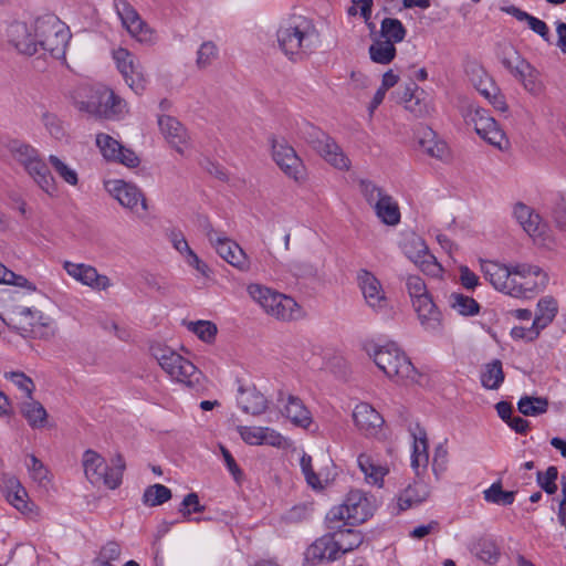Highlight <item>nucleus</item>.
I'll use <instances>...</instances> for the list:
<instances>
[{
	"label": "nucleus",
	"mask_w": 566,
	"mask_h": 566,
	"mask_svg": "<svg viewBox=\"0 0 566 566\" xmlns=\"http://www.w3.org/2000/svg\"><path fill=\"white\" fill-rule=\"evenodd\" d=\"M333 533L339 546L340 555L358 548L364 541L363 534L353 528H342Z\"/></svg>",
	"instance_id": "f704fd0d"
},
{
	"label": "nucleus",
	"mask_w": 566,
	"mask_h": 566,
	"mask_svg": "<svg viewBox=\"0 0 566 566\" xmlns=\"http://www.w3.org/2000/svg\"><path fill=\"white\" fill-rule=\"evenodd\" d=\"M96 145L107 161L122 164L128 168H136L140 163L134 150L126 148L111 135L97 134Z\"/></svg>",
	"instance_id": "f8f14e48"
},
{
	"label": "nucleus",
	"mask_w": 566,
	"mask_h": 566,
	"mask_svg": "<svg viewBox=\"0 0 566 566\" xmlns=\"http://www.w3.org/2000/svg\"><path fill=\"white\" fill-rule=\"evenodd\" d=\"M41 120L48 133L55 139L61 140L65 136V130L61 119L53 113L44 112Z\"/></svg>",
	"instance_id": "4d7b16f0"
},
{
	"label": "nucleus",
	"mask_w": 566,
	"mask_h": 566,
	"mask_svg": "<svg viewBox=\"0 0 566 566\" xmlns=\"http://www.w3.org/2000/svg\"><path fill=\"white\" fill-rule=\"evenodd\" d=\"M21 413L27 419L29 426L33 429L43 428L48 419L45 408L32 397L31 399L22 402Z\"/></svg>",
	"instance_id": "473e14b6"
},
{
	"label": "nucleus",
	"mask_w": 566,
	"mask_h": 566,
	"mask_svg": "<svg viewBox=\"0 0 566 566\" xmlns=\"http://www.w3.org/2000/svg\"><path fill=\"white\" fill-rule=\"evenodd\" d=\"M158 125L166 140L180 154H184V146L187 144L188 134L182 124L175 117L160 116Z\"/></svg>",
	"instance_id": "5701e85b"
},
{
	"label": "nucleus",
	"mask_w": 566,
	"mask_h": 566,
	"mask_svg": "<svg viewBox=\"0 0 566 566\" xmlns=\"http://www.w3.org/2000/svg\"><path fill=\"white\" fill-rule=\"evenodd\" d=\"M377 367L389 378L411 379L416 378L417 371L406 354L395 343L385 346H374L368 349Z\"/></svg>",
	"instance_id": "20e7f679"
},
{
	"label": "nucleus",
	"mask_w": 566,
	"mask_h": 566,
	"mask_svg": "<svg viewBox=\"0 0 566 566\" xmlns=\"http://www.w3.org/2000/svg\"><path fill=\"white\" fill-rule=\"evenodd\" d=\"M310 144L328 164L340 170L349 168V159L345 156L336 142L326 133L313 129Z\"/></svg>",
	"instance_id": "9b49d317"
},
{
	"label": "nucleus",
	"mask_w": 566,
	"mask_h": 566,
	"mask_svg": "<svg viewBox=\"0 0 566 566\" xmlns=\"http://www.w3.org/2000/svg\"><path fill=\"white\" fill-rule=\"evenodd\" d=\"M178 511L188 521H195V522L198 523V522L201 521V518H199V517L190 518V515L192 513H201V512H203L205 511V505L200 504L198 494L195 493V492H191V493H188L184 497V500H182Z\"/></svg>",
	"instance_id": "09e8293b"
},
{
	"label": "nucleus",
	"mask_w": 566,
	"mask_h": 566,
	"mask_svg": "<svg viewBox=\"0 0 566 566\" xmlns=\"http://www.w3.org/2000/svg\"><path fill=\"white\" fill-rule=\"evenodd\" d=\"M357 462L366 480L373 484L381 483L384 476L388 473L385 467L376 464L371 457L365 453L358 457Z\"/></svg>",
	"instance_id": "c9c22d12"
},
{
	"label": "nucleus",
	"mask_w": 566,
	"mask_h": 566,
	"mask_svg": "<svg viewBox=\"0 0 566 566\" xmlns=\"http://www.w3.org/2000/svg\"><path fill=\"white\" fill-rule=\"evenodd\" d=\"M482 271L495 290L513 297L525 296L526 292H532L537 284L536 282H521L512 277L510 266L497 262H484Z\"/></svg>",
	"instance_id": "0eeeda50"
},
{
	"label": "nucleus",
	"mask_w": 566,
	"mask_h": 566,
	"mask_svg": "<svg viewBox=\"0 0 566 566\" xmlns=\"http://www.w3.org/2000/svg\"><path fill=\"white\" fill-rule=\"evenodd\" d=\"M480 137L501 150L506 148L509 145V140L504 132L499 127L497 123L495 124V127H491L488 133L482 134Z\"/></svg>",
	"instance_id": "69168bd1"
},
{
	"label": "nucleus",
	"mask_w": 566,
	"mask_h": 566,
	"mask_svg": "<svg viewBox=\"0 0 566 566\" xmlns=\"http://www.w3.org/2000/svg\"><path fill=\"white\" fill-rule=\"evenodd\" d=\"M449 304L463 316H473L480 312L479 303L473 297L461 293H452L449 297Z\"/></svg>",
	"instance_id": "ea45409f"
},
{
	"label": "nucleus",
	"mask_w": 566,
	"mask_h": 566,
	"mask_svg": "<svg viewBox=\"0 0 566 566\" xmlns=\"http://www.w3.org/2000/svg\"><path fill=\"white\" fill-rule=\"evenodd\" d=\"M407 30L400 20L395 18H385L380 24V35L385 41L391 43L402 42L406 38Z\"/></svg>",
	"instance_id": "4c0bfd02"
},
{
	"label": "nucleus",
	"mask_w": 566,
	"mask_h": 566,
	"mask_svg": "<svg viewBox=\"0 0 566 566\" xmlns=\"http://www.w3.org/2000/svg\"><path fill=\"white\" fill-rule=\"evenodd\" d=\"M108 484L109 490H116L123 482V474L126 469V462L120 453H116L108 464Z\"/></svg>",
	"instance_id": "a18cd8bd"
},
{
	"label": "nucleus",
	"mask_w": 566,
	"mask_h": 566,
	"mask_svg": "<svg viewBox=\"0 0 566 566\" xmlns=\"http://www.w3.org/2000/svg\"><path fill=\"white\" fill-rule=\"evenodd\" d=\"M376 216L387 226H396L400 221V210L397 202L389 195H386L374 207Z\"/></svg>",
	"instance_id": "2f4dec72"
},
{
	"label": "nucleus",
	"mask_w": 566,
	"mask_h": 566,
	"mask_svg": "<svg viewBox=\"0 0 566 566\" xmlns=\"http://www.w3.org/2000/svg\"><path fill=\"white\" fill-rule=\"evenodd\" d=\"M369 55L375 63L389 64L396 56L395 44L390 41L377 40L369 46Z\"/></svg>",
	"instance_id": "58836bf2"
},
{
	"label": "nucleus",
	"mask_w": 566,
	"mask_h": 566,
	"mask_svg": "<svg viewBox=\"0 0 566 566\" xmlns=\"http://www.w3.org/2000/svg\"><path fill=\"white\" fill-rule=\"evenodd\" d=\"M558 478V470L556 467L551 465L545 472L538 471L536 474V482L547 494H555L557 492L556 480Z\"/></svg>",
	"instance_id": "603ef678"
},
{
	"label": "nucleus",
	"mask_w": 566,
	"mask_h": 566,
	"mask_svg": "<svg viewBox=\"0 0 566 566\" xmlns=\"http://www.w3.org/2000/svg\"><path fill=\"white\" fill-rule=\"evenodd\" d=\"M30 462L27 463L31 478L40 484L48 482L49 470L35 455L29 457Z\"/></svg>",
	"instance_id": "e2e57ef3"
},
{
	"label": "nucleus",
	"mask_w": 566,
	"mask_h": 566,
	"mask_svg": "<svg viewBox=\"0 0 566 566\" xmlns=\"http://www.w3.org/2000/svg\"><path fill=\"white\" fill-rule=\"evenodd\" d=\"M49 161L59 176L67 184L75 186L78 181L77 174L74 169L70 168L59 157L51 155Z\"/></svg>",
	"instance_id": "13d9d810"
},
{
	"label": "nucleus",
	"mask_w": 566,
	"mask_h": 566,
	"mask_svg": "<svg viewBox=\"0 0 566 566\" xmlns=\"http://www.w3.org/2000/svg\"><path fill=\"white\" fill-rule=\"evenodd\" d=\"M9 41L22 54H36L35 36L33 32V21L31 24L27 22L15 21L8 28Z\"/></svg>",
	"instance_id": "6ab92c4d"
},
{
	"label": "nucleus",
	"mask_w": 566,
	"mask_h": 566,
	"mask_svg": "<svg viewBox=\"0 0 566 566\" xmlns=\"http://www.w3.org/2000/svg\"><path fill=\"white\" fill-rule=\"evenodd\" d=\"M238 403L242 411L252 416H260L265 412L269 401L265 396L255 387L239 388Z\"/></svg>",
	"instance_id": "b1692460"
},
{
	"label": "nucleus",
	"mask_w": 566,
	"mask_h": 566,
	"mask_svg": "<svg viewBox=\"0 0 566 566\" xmlns=\"http://www.w3.org/2000/svg\"><path fill=\"white\" fill-rule=\"evenodd\" d=\"M171 491L163 484L148 486L143 494V503L147 506H158L171 499Z\"/></svg>",
	"instance_id": "79ce46f5"
},
{
	"label": "nucleus",
	"mask_w": 566,
	"mask_h": 566,
	"mask_svg": "<svg viewBox=\"0 0 566 566\" xmlns=\"http://www.w3.org/2000/svg\"><path fill=\"white\" fill-rule=\"evenodd\" d=\"M71 36L69 28L62 22V28L56 29L52 34H50L49 39H46V42L40 50L49 53L56 60L63 59Z\"/></svg>",
	"instance_id": "bb28decb"
},
{
	"label": "nucleus",
	"mask_w": 566,
	"mask_h": 566,
	"mask_svg": "<svg viewBox=\"0 0 566 566\" xmlns=\"http://www.w3.org/2000/svg\"><path fill=\"white\" fill-rule=\"evenodd\" d=\"M548 405V399L545 397L524 396L518 400L517 409L526 417H536L545 413Z\"/></svg>",
	"instance_id": "e433bc0d"
},
{
	"label": "nucleus",
	"mask_w": 566,
	"mask_h": 566,
	"mask_svg": "<svg viewBox=\"0 0 566 566\" xmlns=\"http://www.w3.org/2000/svg\"><path fill=\"white\" fill-rule=\"evenodd\" d=\"M511 276L517 279L521 282H528L526 279L531 275L541 276V284L546 285L548 281V276L546 273L542 271L541 268L536 265H531L526 263L516 264L510 266Z\"/></svg>",
	"instance_id": "c03bdc74"
},
{
	"label": "nucleus",
	"mask_w": 566,
	"mask_h": 566,
	"mask_svg": "<svg viewBox=\"0 0 566 566\" xmlns=\"http://www.w3.org/2000/svg\"><path fill=\"white\" fill-rule=\"evenodd\" d=\"M516 60L515 76L523 81L525 90L534 95L539 94L543 87L537 80V72L528 62L522 60L518 55L516 56Z\"/></svg>",
	"instance_id": "7c9ffc66"
},
{
	"label": "nucleus",
	"mask_w": 566,
	"mask_h": 566,
	"mask_svg": "<svg viewBox=\"0 0 566 566\" xmlns=\"http://www.w3.org/2000/svg\"><path fill=\"white\" fill-rule=\"evenodd\" d=\"M76 107L95 117L117 119L127 113L126 102L106 86H97L87 101H80Z\"/></svg>",
	"instance_id": "423d86ee"
},
{
	"label": "nucleus",
	"mask_w": 566,
	"mask_h": 566,
	"mask_svg": "<svg viewBox=\"0 0 566 566\" xmlns=\"http://www.w3.org/2000/svg\"><path fill=\"white\" fill-rule=\"evenodd\" d=\"M122 553L120 545L111 541L107 542L99 551L97 557L93 560V565H112L113 560L119 558Z\"/></svg>",
	"instance_id": "864d4df0"
},
{
	"label": "nucleus",
	"mask_w": 566,
	"mask_h": 566,
	"mask_svg": "<svg viewBox=\"0 0 566 566\" xmlns=\"http://www.w3.org/2000/svg\"><path fill=\"white\" fill-rule=\"evenodd\" d=\"M188 328L206 343H211L218 332L216 324L210 321L189 322Z\"/></svg>",
	"instance_id": "3c124183"
},
{
	"label": "nucleus",
	"mask_w": 566,
	"mask_h": 566,
	"mask_svg": "<svg viewBox=\"0 0 566 566\" xmlns=\"http://www.w3.org/2000/svg\"><path fill=\"white\" fill-rule=\"evenodd\" d=\"M357 280L366 303L377 312L384 310L387 300L378 279L369 271L360 270Z\"/></svg>",
	"instance_id": "a211bd4d"
},
{
	"label": "nucleus",
	"mask_w": 566,
	"mask_h": 566,
	"mask_svg": "<svg viewBox=\"0 0 566 566\" xmlns=\"http://www.w3.org/2000/svg\"><path fill=\"white\" fill-rule=\"evenodd\" d=\"M513 216L528 235L536 237L542 234V219L528 206L522 202L516 203L513 209Z\"/></svg>",
	"instance_id": "a878e982"
},
{
	"label": "nucleus",
	"mask_w": 566,
	"mask_h": 566,
	"mask_svg": "<svg viewBox=\"0 0 566 566\" xmlns=\"http://www.w3.org/2000/svg\"><path fill=\"white\" fill-rule=\"evenodd\" d=\"M413 244L417 249V259H423L422 264H426L423 271L431 275H437L441 272V266L433 260V255L428 253V248L424 241L420 238L413 240ZM418 260H416L417 262Z\"/></svg>",
	"instance_id": "de8ad7c7"
},
{
	"label": "nucleus",
	"mask_w": 566,
	"mask_h": 566,
	"mask_svg": "<svg viewBox=\"0 0 566 566\" xmlns=\"http://www.w3.org/2000/svg\"><path fill=\"white\" fill-rule=\"evenodd\" d=\"M6 378L11 380L19 389L25 392L28 399H31L35 388L33 380L20 371H10L4 374Z\"/></svg>",
	"instance_id": "bf43d9fd"
},
{
	"label": "nucleus",
	"mask_w": 566,
	"mask_h": 566,
	"mask_svg": "<svg viewBox=\"0 0 566 566\" xmlns=\"http://www.w3.org/2000/svg\"><path fill=\"white\" fill-rule=\"evenodd\" d=\"M421 327L430 334H441L443 329L442 314L432 297L420 298L412 304Z\"/></svg>",
	"instance_id": "dca6fc26"
},
{
	"label": "nucleus",
	"mask_w": 566,
	"mask_h": 566,
	"mask_svg": "<svg viewBox=\"0 0 566 566\" xmlns=\"http://www.w3.org/2000/svg\"><path fill=\"white\" fill-rule=\"evenodd\" d=\"M27 499L28 493L21 485H18L14 492L8 494V501L22 513L32 512L33 503H29Z\"/></svg>",
	"instance_id": "680f3d73"
},
{
	"label": "nucleus",
	"mask_w": 566,
	"mask_h": 566,
	"mask_svg": "<svg viewBox=\"0 0 566 566\" xmlns=\"http://www.w3.org/2000/svg\"><path fill=\"white\" fill-rule=\"evenodd\" d=\"M0 283L2 284H11L15 286H28L31 290H35L33 285L29 283V281L7 269L2 263H0Z\"/></svg>",
	"instance_id": "338daca9"
},
{
	"label": "nucleus",
	"mask_w": 566,
	"mask_h": 566,
	"mask_svg": "<svg viewBox=\"0 0 566 566\" xmlns=\"http://www.w3.org/2000/svg\"><path fill=\"white\" fill-rule=\"evenodd\" d=\"M105 189L122 207L140 218L146 217L148 212L147 199L137 186L115 179L106 181Z\"/></svg>",
	"instance_id": "1a4fd4ad"
},
{
	"label": "nucleus",
	"mask_w": 566,
	"mask_h": 566,
	"mask_svg": "<svg viewBox=\"0 0 566 566\" xmlns=\"http://www.w3.org/2000/svg\"><path fill=\"white\" fill-rule=\"evenodd\" d=\"M248 293L266 314L277 319L291 321L298 317L300 307L290 296L256 283L248 286Z\"/></svg>",
	"instance_id": "39448f33"
},
{
	"label": "nucleus",
	"mask_w": 566,
	"mask_h": 566,
	"mask_svg": "<svg viewBox=\"0 0 566 566\" xmlns=\"http://www.w3.org/2000/svg\"><path fill=\"white\" fill-rule=\"evenodd\" d=\"M71 36L69 28L62 22V28L56 29L52 34H50L49 39H46V42L40 50L49 53L56 60L63 59Z\"/></svg>",
	"instance_id": "cd10ccee"
},
{
	"label": "nucleus",
	"mask_w": 566,
	"mask_h": 566,
	"mask_svg": "<svg viewBox=\"0 0 566 566\" xmlns=\"http://www.w3.org/2000/svg\"><path fill=\"white\" fill-rule=\"evenodd\" d=\"M82 465L85 478L93 486L104 485L109 489L108 464L98 452L93 449L85 450L82 455Z\"/></svg>",
	"instance_id": "4468645a"
},
{
	"label": "nucleus",
	"mask_w": 566,
	"mask_h": 566,
	"mask_svg": "<svg viewBox=\"0 0 566 566\" xmlns=\"http://www.w3.org/2000/svg\"><path fill=\"white\" fill-rule=\"evenodd\" d=\"M63 268L74 280L94 290L103 291L111 286L109 279L99 274L92 265L65 261Z\"/></svg>",
	"instance_id": "2eb2a0df"
},
{
	"label": "nucleus",
	"mask_w": 566,
	"mask_h": 566,
	"mask_svg": "<svg viewBox=\"0 0 566 566\" xmlns=\"http://www.w3.org/2000/svg\"><path fill=\"white\" fill-rule=\"evenodd\" d=\"M62 28V21L54 14H44L33 20V32L35 36L36 53L46 42L50 34Z\"/></svg>",
	"instance_id": "c85d7f7f"
},
{
	"label": "nucleus",
	"mask_w": 566,
	"mask_h": 566,
	"mask_svg": "<svg viewBox=\"0 0 566 566\" xmlns=\"http://www.w3.org/2000/svg\"><path fill=\"white\" fill-rule=\"evenodd\" d=\"M113 6L122 25L132 38L143 44L156 42L155 31L142 19L137 10L127 0H113Z\"/></svg>",
	"instance_id": "6e6552de"
},
{
	"label": "nucleus",
	"mask_w": 566,
	"mask_h": 566,
	"mask_svg": "<svg viewBox=\"0 0 566 566\" xmlns=\"http://www.w3.org/2000/svg\"><path fill=\"white\" fill-rule=\"evenodd\" d=\"M300 465L307 484L314 489L321 488V480L312 467V457L304 453L300 460Z\"/></svg>",
	"instance_id": "774afa93"
},
{
	"label": "nucleus",
	"mask_w": 566,
	"mask_h": 566,
	"mask_svg": "<svg viewBox=\"0 0 566 566\" xmlns=\"http://www.w3.org/2000/svg\"><path fill=\"white\" fill-rule=\"evenodd\" d=\"M318 32L312 20L303 15H292L282 21L276 39L279 48L290 61H304L318 44Z\"/></svg>",
	"instance_id": "f257e3e1"
},
{
	"label": "nucleus",
	"mask_w": 566,
	"mask_h": 566,
	"mask_svg": "<svg viewBox=\"0 0 566 566\" xmlns=\"http://www.w3.org/2000/svg\"><path fill=\"white\" fill-rule=\"evenodd\" d=\"M218 49L212 41L203 42L198 52L196 64L199 69L208 67L214 59H217Z\"/></svg>",
	"instance_id": "6e6d98bb"
},
{
	"label": "nucleus",
	"mask_w": 566,
	"mask_h": 566,
	"mask_svg": "<svg viewBox=\"0 0 566 566\" xmlns=\"http://www.w3.org/2000/svg\"><path fill=\"white\" fill-rule=\"evenodd\" d=\"M10 153L14 160L24 168L43 191L50 196L56 191L54 178L34 147L24 143L13 142L10 145Z\"/></svg>",
	"instance_id": "7ed1b4c3"
},
{
	"label": "nucleus",
	"mask_w": 566,
	"mask_h": 566,
	"mask_svg": "<svg viewBox=\"0 0 566 566\" xmlns=\"http://www.w3.org/2000/svg\"><path fill=\"white\" fill-rule=\"evenodd\" d=\"M277 401L284 402L282 415L285 416L294 426L304 429L310 427L312 423V416L301 398L294 395H287L285 397L283 391H279Z\"/></svg>",
	"instance_id": "aec40b11"
},
{
	"label": "nucleus",
	"mask_w": 566,
	"mask_h": 566,
	"mask_svg": "<svg viewBox=\"0 0 566 566\" xmlns=\"http://www.w3.org/2000/svg\"><path fill=\"white\" fill-rule=\"evenodd\" d=\"M239 433L242 440L251 446H259L264 443L263 427H239Z\"/></svg>",
	"instance_id": "0e129e2a"
},
{
	"label": "nucleus",
	"mask_w": 566,
	"mask_h": 566,
	"mask_svg": "<svg viewBox=\"0 0 566 566\" xmlns=\"http://www.w3.org/2000/svg\"><path fill=\"white\" fill-rule=\"evenodd\" d=\"M505 378L502 361L494 359L484 365L481 373V384L484 388L496 390L503 384Z\"/></svg>",
	"instance_id": "72a5a7b5"
},
{
	"label": "nucleus",
	"mask_w": 566,
	"mask_h": 566,
	"mask_svg": "<svg viewBox=\"0 0 566 566\" xmlns=\"http://www.w3.org/2000/svg\"><path fill=\"white\" fill-rule=\"evenodd\" d=\"M326 523L329 532L342 530L345 525H349V515L344 504L332 507L326 514Z\"/></svg>",
	"instance_id": "49530a36"
},
{
	"label": "nucleus",
	"mask_w": 566,
	"mask_h": 566,
	"mask_svg": "<svg viewBox=\"0 0 566 566\" xmlns=\"http://www.w3.org/2000/svg\"><path fill=\"white\" fill-rule=\"evenodd\" d=\"M471 553L480 560L494 565L501 557V549L496 542L490 537H480L472 543Z\"/></svg>",
	"instance_id": "c756f323"
},
{
	"label": "nucleus",
	"mask_w": 566,
	"mask_h": 566,
	"mask_svg": "<svg viewBox=\"0 0 566 566\" xmlns=\"http://www.w3.org/2000/svg\"><path fill=\"white\" fill-rule=\"evenodd\" d=\"M216 252L229 264L240 271L250 270V261L243 249L227 235L218 239L213 245Z\"/></svg>",
	"instance_id": "412c9836"
},
{
	"label": "nucleus",
	"mask_w": 566,
	"mask_h": 566,
	"mask_svg": "<svg viewBox=\"0 0 566 566\" xmlns=\"http://www.w3.org/2000/svg\"><path fill=\"white\" fill-rule=\"evenodd\" d=\"M151 355L171 379L186 385L191 389H198L202 373L188 359L169 347L160 345L151 347Z\"/></svg>",
	"instance_id": "f03ea898"
},
{
	"label": "nucleus",
	"mask_w": 566,
	"mask_h": 566,
	"mask_svg": "<svg viewBox=\"0 0 566 566\" xmlns=\"http://www.w3.org/2000/svg\"><path fill=\"white\" fill-rule=\"evenodd\" d=\"M339 546L337 545L334 533L329 532L317 538L306 552V560L312 565H318L324 562H334L340 557Z\"/></svg>",
	"instance_id": "f3484780"
},
{
	"label": "nucleus",
	"mask_w": 566,
	"mask_h": 566,
	"mask_svg": "<svg viewBox=\"0 0 566 566\" xmlns=\"http://www.w3.org/2000/svg\"><path fill=\"white\" fill-rule=\"evenodd\" d=\"M117 69L126 84L137 94L144 90V73L135 55L127 49L118 48L113 52Z\"/></svg>",
	"instance_id": "ddd939ff"
},
{
	"label": "nucleus",
	"mask_w": 566,
	"mask_h": 566,
	"mask_svg": "<svg viewBox=\"0 0 566 566\" xmlns=\"http://www.w3.org/2000/svg\"><path fill=\"white\" fill-rule=\"evenodd\" d=\"M484 500L497 505H511L515 500L514 491H504L501 481L494 482L483 492Z\"/></svg>",
	"instance_id": "a19ab883"
},
{
	"label": "nucleus",
	"mask_w": 566,
	"mask_h": 566,
	"mask_svg": "<svg viewBox=\"0 0 566 566\" xmlns=\"http://www.w3.org/2000/svg\"><path fill=\"white\" fill-rule=\"evenodd\" d=\"M539 315L535 317V325L542 329L546 327L555 317L557 313V302L553 297H544L537 304Z\"/></svg>",
	"instance_id": "37998d69"
},
{
	"label": "nucleus",
	"mask_w": 566,
	"mask_h": 566,
	"mask_svg": "<svg viewBox=\"0 0 566 566\" xmlns=\"http://www.w3.org/2000/svg\"><path fill=\"white\" fill-rule=\"evenodd\" d=\"M406 287L412 304H415L417 300L431 297L424 281L418 275H408L406 279Z\"/></svg>",
	"instance_id": "8fccbe9b"
},
{
	"label": "nucleus",
	"mask_w": 566,
	"mask_h": 566,
	"mask_svg": "<svg viewBox=\"0 0 566 566\" xmlns=\"http://www.w3.org/2000/svg\"><path fill=\"white\" fill-rule=\"evenodd\" d=\"M343 504L352 526L364 523L370 516L369 502L360 491H350Z\"/></svg>",
	"instance_id": "393cba45"
},
{
	"label": "nucleus",
	"mask_w": 566,
	"mask_h": 566,
	"mask_svg": "<svg viewBox=\"0 0 566 566\" xmlns=\"http://www.w3.org/2000/svg\"><path fill=\"white\" fill-rule=\"evenodd\" d=\"M353 419L360 432L371 436L384 424L381 415L369 403H358L353 412Z\"/></svg>",
	"instance_id": "4be33fe9"
},
{
	"label": "nucleus",
	"mask_w": 566,
	"mask_h": 566,
	"mask_svg": "<svg viewBox=\"0 0 566 566\" xmlns=\"http://www.w3.org/2000/svg\"><path fill=\"white\" fill-rule=\"evenodd\" d=\"M359 189L366 201L374 208L387 193L370 180H360Z\"/></svg>",
	"instance_id": "5fc2aeb1"
},
{
	"label": "nucleus",
	"mask_w": 566,
	"mask_h": 566,
	"mask_svg": "<svg viewBox=\"0 0 566 566\" xmlns=\"http://www.w3.org/2000/svg\"><path fill=\"white\" fill-rule=\"evenodd\" d=\"M403 492L413 500L417 505L423 503L430 495V488L422 481L409 484Z\"/></svg>",
	"instance_id": "052dcab7"
},
{
	"label": "nucleus",
	"mask_w": 566,
	"mask_h": 566,
	"mask_svg": "<svg viewBox=\"0 0 566 566\" xmlns=\"http://www.w3.org/2000/svg\"><path fill=\"white\" fill-rule=\"evenodd\" d=\"M272 157L287 177L295 181H301L305 178V167L301 158L284 139L272 140Z\"/></svg>",
	"instance_id": "9d476101"
}]
</instances>
